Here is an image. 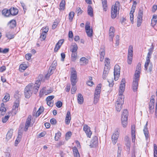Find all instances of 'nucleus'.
I'll list each match as a JSON object with an SVG mask.
<instances>
[{
    "instance_id": "4468645a",
    "label": "nucleus",
    "mask_w": 157,
    "mask_h": 157,
    "mask_svg": "<svg viewBox=\"0 0 157 157\" xmlns=\"http://www.w3.org/2000/svg\"><path fill=\"white\" fill-rule=\"evenodd\" d=\"M85 30L87 36L89 37H91L92 36L93 30L90 28V23L88 22L86 24Z\"/></svg>"
},
{
    "instance_id": "dca6fc26",
    "label": "nucleus",
    "mask_w": 157,
    "mask_h": 157,
    "mask_svg": "<svg viewBox=\"0 0 157 157\" xmlns=\"http://www.w3.org/2000/svg\"><path fill=\"white\" fill-rule=\"evenodd\" d=\"M119 132L117 130L115 131L112 136V140L113 144H115L117 141L118 138L119 136Z\"/></svg>"
},
{
    "instance_id": "f3484780",
    "label": "nucleus",
    "mask_w": 157,
    "mask_h": 157,
    "mask_svg": "<svg viewBox=\"0 0 157 157\" xmlns=\"http://www.w3.org/2000/svg\"><path fill=\"white\" fill-rule=\"evenodd\" d=\"M98 143V137L96 136H94L93 137L90 141V146L92 147H95L97 145Z\"/></svg>"
},
{
    "instance_id": "393cba45",
    "label": "nucleus",
    "mask_w": 157,
    "mask_h": 157,
    "mask_svg": "<svg viewBox=\"0 0 157 157\" xmlns=\"http://www.w3.org/2000/svg\"><path fill=\"white\" fill-rule=\"evenodd\" d=\"M13 129H10L8 132L6 138L7 140H9L11 138L13 135Z\"/></svg>"
},
{
    "instance_id": "de8ad7c7",
    "label": "nucleus",
    "mask_w": 157,
    "mask_h": 157,
    "mask_svg": "<svg viewBox=\"0 0 157 157\" xmlns=\"http://www.w3.org/2000/svg\"><path fill=\"white\" fill-rule=\"evenodd\" d=\"M137 3L136 1H134L132 6L131 10L132 12H134L136 6V5Z\"/></svg>"
},
{
    "instance_id": "c9c22d12",
    "label": "nucleus",
    "mask_w": 157,
    "mask_h": 157,
    "mask_svg": "<svg viewBox=\"0 0 157 157\" xmlns=\"http://www.w3.org/2000/svg\"><path fill=\"white\" fill-rule=\"evenodd\" d=\"M118 146V150L117 154V157H121L122 149L121 145L117 144Z\"/></svg>"
},
{
    "instance_id": "6e6d98bb",
    "label": "nucleus",
    "mask_w": 157,
    "mask_h": 157,
    "mask_svg": "<svg viewBox=\"0 0 157 157\" xmlns=\"http://www.w3.org/2000/svg\"><path fill=\"white\" fill-rule=\"evenodd\" d=\"M41 30H42V33H44L46 34L48 32V27H46L45 28H43Z\"/></svg>"
},
{
    "instance_id": "69168bd1",
    "label": "nucleus",
    "mask_w": 157,
    "mask_h": 157,
    "mask_svg": "<svg viewBox=\"0 0 157 157\" xmlns=\"http://www.w3.org/2000/svg\"><path fill=\"white\" fill-rule=\"evenodd\" d=\"M110 63V60L108 58H106L105 59V65L109 66Z\"/></svg>"
},
{
    "instance_id": "e2e57ef3",
    "label": "nucleus",
    "mask_w": 157,
    "mask_h": 157,
    "mask_svg": "<svg viewBox=\"0 0 157 157\" xmlns=\"http://www.w3.org/2000/svg\"><path fill=\"white\" fill-rule=\"evenodd\" d=\"M47 105L50 107H52L53 105V101H47Z\"/></svg>"
},
{
    "instance_id": "7c9ffc66",
    "label": "nucleus",
    "mask_w": 157,
    "mask_h": 157,
    "mask_svg": "<svg viewBox=\"0 0 157 157\" xmlns=\"http://www.w3.org/2000/svg\"><path fill=\"white\" fill-rule=\"evenodd\" d=\"M157 16L156 15H154L153 16L151 19V24L153 26H155L157 23Z\"/></svg>"
},
{
    "instance_id": "4c0bfd02",
    "label": "nucleus",
    "mask_w": 157,
    "mask_h": 157,
    "mask_svg": "<svg viewBox=\"0 0 157 157\" xmlns=\"http://www.w3.org/2000/svg\"><path fill=\"white\" fill-rule=\"evenodd\" d=\"M55 68L56 67L55 66L50 67L49 69L48 73L47 75H46L47 76L48 75L49 76L50 75H52L53 73L52 71H54Z\"/></svg>"
},
{
    "instance_id": "72a5a7b5",
    "label": "nucleus",
    "mask_w": 157,
    "mask_h": 157,
    "mask_svg": "<svg viewBox=\"0 0 157 157\" xmlns=\"http://www.w3.org/2000/svg\"><path fill=\"white\" fill-rule=\"evenodd\" d=\"M87 12L88 14L91 17L93 16V9L90 6H88V7Z\"/></svg>"
},
{
    "instance_id": "774afa93",
    "label": "nucleus",
    "mask_w": 157,
    "mask_h": 157,
    "mask_svg": "<svg viewBox=\"0 0 157 157\" xmlns=\"http://www.w3.org/2000/svg\"><path fill=\"white\" fill-rule=\"evenodd\" d=\"M10 98V95L9 94H6L5 96L4 99L6 100V101H8Z\"/></svg>"
},
{
    "instance_id": "49530a36",
    "label": "nucleus",
    "mask_w": 157,
    "mask_h": 157,
    "mask_svg": "<svg viewBox=\"0 0 157 157\" xmlns=\"http://www.w3.org/2000/svg\"><path fill=\"white\" fill-rule=\"evenodd\" d=\"M134 13V12H132L131 10L130 12V19L132 24H133V23Z\"/></svg>"
},
{
    "instance_id": "603ef678",
    "label": "nucleus",
    "mask_w": 157,
    "mask_h": 157,
    "mask_svg": "<svg viewBox=\"0 0 157 157\" xmlns=\"http://www.w3.org/2000/svg\"><path fill=\"white\" fill-rule=\"evenodd\" d=\"M10 116L9 115L6 116L2 118V122L3 123H6L9 118Z\"/></svg>"
},
{
    "instance_id": "a19ab883",
    "label": "nucleus",
    "mask_w": 157,
    "mask_h": 157,
    "mask_svg": "<svg viewBox=\"0 0 157 157\" xmlns=\"http://www.w3.org/2000/svg\"><path fill=\"white\" fill-rule=\"evenodd\" d=\"M75 13L73 12H71L69 14V19L70 21H72L74 16Z\"/></svg>"
},
{
    "instance_id": "a878e982",
    "label": "nucleus",
    "mask_w": 157,
    "mask_h": 157,
    "mask_svg": "<svg viewBox=\"0 0 157 157\" xmlns=\"http://www.w3.org/2000/svg\"><path fill=\"white\" fill-rule=\"evenodd\" d=\"M52 92V90L51 89L48 90H45L44 88H43L40 91V94H41L42 95L45 94L47 95L51 93Z\"/></svg>"
},
{
    "instance_id": "bf43d9fd",
    "label": "nucleus",
    "mask_w": 157,
    "mask_h": 157,
    "mask_svg": "<svg viewBox=\"0 0 157 157\" xmlns=\"http://www.w3.org/2000/svg\"><path fill=\"white\" fill-rule=\"evenodd\" d=\"M110 66H107V65H105L104 71H106V72H109V71L110 69Z\"/></svg>"
},
{
    "instance_id": "b1692460",
    "label": "nucleus",
    "mask_w": 157,
    "mask_h": 157,
    "mask_svg": "<svg viewBox=\"0 0 157 157\" xmlns=\"http://www.w3.org/2000/svg\"><path fill=\"white\" fill-rule=\"evenodd\" d=\"M1 107L0 108V115H3L6 113V109L4 107V104L3 103L1 104Z\"/></svg>"
},
{
    "instance_id": "a18cd8bd",
    "label": "nucleus",
    "mask_w": 157,
    "mask_h": 157,
    "mask_svg": "<svg viewBox=\"0 0 157 157\" xmlns=\"http://www.w3.org/2000/svg\"><path fill=\"white\" fill-rule=\"evenodd\" d=\"M46 36V34L42 33H41L40 36V39L41 41H43L44 40Z\"/></svg>"
},
{
    "instance_id": "9d476101",
    "label": "nucleus",
    "mask_w": 157,
    "mask_h": 157,
    "mask_svg": "<svg viewBox=\"0 0 157 157\" xmlns=\"http://www.w3.org/2000/svg\"><path fill=\"white\" fill-rule=\"evenodd\" d=\"M120 68L118 65H116L114 69V79L115 81L118 80L120 75Z\"/></svg>"
},
{
    "instance_id": "338daca9",
    "label": "nucleus",
    "mask_w": 157,
    "mask_h": 157,
    "mask_svg": "<svg viewBox=\"0 0 157 157\" xmlns=\"http://www.w3.org/2000/svg\"><path fill=\"white\" fill-rule=\"evenodd\" d=\"M51 123L52 124H55L56 123V120L54 118H52L50 121Z\"/></svg>"
},
{
    "instance_id": "c85d7f7f",
    "label": "nucleus",
    "mask_w": 157,
    "mask_h": 157,
    "mask_svg": "<svg viewBox=\"0 0 157 157\" xmlns=\"http://www.w3.org/2000/svg\"><path fill=\"white\" fill-rule=\"evenodd\" d=\"M80 63L81 65H85L88 63V60L85 57H82L80 59Z\"/></svg>"
},
{
    "instance_id": "6ab92c4d",
    "label": "nucleus",
    "mask_w": 157,
    "mask_h": 157,
    "mask_svg": "<svg viewBox=\"0 0 157 157\" xmlns=\"http://www.w3.org/2000/svg\"><path fill=\"white\" fill-rule=\"evenodd\" d=\"M19 105V102L18 100H16L14 102V105L13 107V113L14 114H16L17 112Z\"/></svg>"
},
{
    "instance_id": "f257e3e1",
    "label": "nucleus",
    "mask_w": 157,
    "mask_h": 157,
    "mask_svg": "<svg viewBox=\"0 0 157 157\" xmlns=\"http://www.w3.org/2000/svg\"><path fill=\"white\" fill-rule=\"evenodd\" d=\"M120 10V3L116 2L114 5L111 7V16L113 19H114L117 16V12H119Z\"/></svg>"
},
{
    "instance_id": "0eeeda50",
    "label": "nucleus",
    "mask_w": 157,
    "mask_h": 157,
    "mask_svg": "<svg viewBox=\"0 0 157 157\" xmlns=\"http://www.w3.org/2000/svg\"><path fill=\"white\" fill-rule=\"evenodd\" d=\"M39 78L38 80H36L35 83L32 86V89L33 88V92L34 94H36L38 91L41 84V82L42 79V76L40 75L39 76Z\"/></svg>"
},
{
    "instance_id": "58836bf2",
    "label": "nucleus",
    "mask_w": 157,
    "mask_h": 157,
    "mask_svg": "<svg viewBox=\"0 0 157 157\" xmlns=\"http://www.w3.org/2000/svg\"><path fill=\"white\" fill-rule=\"evenodd\" d=\"M6 37L10 39L13 38L14 37V35H13L10 32H7L6 34Z\"/></svg>"
},
{
    "instance_id": "0e129e2a",
    "label": "nucleus",
    "mask_w": 157,
    "mask_h": 157,
    "mask_svg": "<svg viewBox=\"0 0 157 157\" xmlns=\"http://www.w3.org/2000/svg\"><path fill=\"white\" fill-rule=\"evenodd\" d=\"M108 73V72L103 71V78L104 79H106Z\"/></svg>"
},
{
    "instance_id": "e433bc0d",
    "label": "nucleus",
    "mask_w": 157,
    "mask_h": 157,
    "mask_svg": "<svg viewBox=\"0 0 157 157\" xmlns=\"http://www.w3.org/2000/svg\"><path fill=\"white\" fill-rule=\"evenodd\" d=\"M65 2L64 0H62L59 4V8L60 10H64L65 9Z\"/></svg>"
},
{
    "instance_id": "c756f323",
    "label": "nucleus",
    "mask_w": 157,
    "mask_h": 157,
    "mask_svg": "<svg viewBox=\"0 0 157 157\" xmlns=\"http://www.w3.org/2000/svg\"><path fill=\"white\" fill-rule=\"evenodd\" d=\"M147 122L146 124L144 126V128L143 130L144 133L147 140L148 136V128L147 127Z\"/></svg>"
},
{
    "instance_id": "f8f14e48",
    "label": "nucleus",
    "mask_w": 157,
    "mask_h": 157,
    "mask_svg": "<svg viewBox=\"0 0 157 157\" xmlns=\"http://www.w3.org/2000/svg\"><path fill=\"white\" fill-rule=\"evenodd\" d=\"M139 79L140 78L134 77L132 87L134 92L137 91L138 86V82Z\"/></svg>"
},
{
    "instance_id": "37998d69",
    "label": "nucleus",
    "mask_w": 157,
    "mask_h": 157,
    "mask_svg": "<svg viewBox=\"0 0 157 157\" xmlns=\"http://www.w3.org/2000/svg\"><path fill=\"white\" fill-rule=\"evenodd\" d=\"M102 6L104 11H106L107 10V1L102 2Z\"/></svg>"
},
{
    "instance_id": "412c9836",
    "label": "nucleus",
    "mask_w": 157,
    "mask_h": 157,
    "mask_svg": "<svg viewBox=\"0 0 157 157\" xmlns=\"http://www.w3.org/2000/svg\"><path fill=\"white\" fill-rule=\"evenodd\" d=\"M32 116L31 115L28 116L26 121L25 123V127L24 130L25 131H27L30 124L31 121V120Z\"/></svg>"
},
{
    "instance_id": "13d9d810",
    "label": "nucleus",
    "mask_w": 157,
    "mask_h": 157,
    "mask_svg": "<svg viewBox=\"0 0 157 157\" xmlns=\"http://www.w3.org/2000/svg\"><path fill=\"white\" fill-rule=\"evenodd\" d=\"M60 45L58 44H56V45L55 47L54 48V52H57V51L60 48Z\"/></svg>"
},
{
    "instance_id": "423d86ee",
    "label": "nucleus",
    "mask_w": 157,
    "mask_h": 157,
    "mask_svg": "<svg viewBox=\"0 0 157 157\" xmlns=\"http://www.w3.org/2000/svg\"><path fill=\"white\" fill-rule=\"evenodd\" d=\"M124 103V98L118 97L115 103V107L117 111L119 112L122 108V105Z\"/></svg>"
},
{
    "instance_id": "4d7b16f0",
    "label": "nucleus",
    "mask_w": 157,
    "mask_h": 157,
    "mask_svg": "<svg viewBox=\"0 0 157 157\" xmlns=\"http://www.w3.org/2000/svg\"><path fill=\"white\" fill-rule=\"evenodd\" d=\"M77 88L76 86H73L71 89V92L72 94H74Z\"/></svg>"
},
{
    "instance_id": "9b49d317",
    "label": "nucleus",
    "mask_w": 157,
    "mask_h": 157,
    "mask_svg": "<svg viewBox=\"0 0 157 157\" xmlns=\"http://www.w3.org/2000/svg\"><path fill=\"white\" fill-rule=\"evenodd\" d=\"M77 75L75 71L73 70L71 72V85L73 86H75L76 83V79Z\"/></svg>"
},
{
    "instance_id": "864d4df0",
    "label": "nucleus",
    "mask_w": 157,
    "mask_h": 157,
    "mask_svg": "<svg viewBox=\"0 0 157 157\" xmlns=\"http://www.w3.org/2000/svg\"><path fill=\"white\" fill-rule=\"evenodd\" d=\"M20 67L21 69L25 70L27 67V66L26 64H21L20 66Z\"/></svg>"
},
{
    "instance_id": "aec40b11",
    "label": "nucleus",
    "mask_w": 157,
    "mask_h": 157,
    "mask_svg": "<svg viewBox=\"0 0 157 157\" xmlns=\"http://www.w3.org/2000/svg\"><path fill=\"white\" fill-rule=\"evenodd\" d=\"M135 132V126L133 125H132L131 127L132 139V142L133 143H135L136 140Z\"/></svg>"
},
{
    "instance_id": "5701e85b",
    "label": "nucleus",
    "mask_w": 157,
    "mask_h": 157,
    "mask_svg": "<svg viewBox=\"0 0 157 157\" xmlns=\"http://www.w3.org/2000/svg\"><path fill=\"white\" fill-rule=\"evenodd\" d=\"M10 15L14 16L16 15L18 13V10L14 7H11L10 9Z\"/></svg>"
},
{
    "instance_id": "ea45409f",
    "label": "nucleus",
    "mask_w": 157,
    "mask_h": 157,
    "mask_svg": "<svg viewBox=\"0 0 157 157\" xmlns=\"http://www.w3.org/2000/svg\"><path fill=\"white\" fill-rule=\"evenodd\" d=\"M77 52H72L71 56V59L72 61H75L77 57Z\"/></svg>"
},
{
    "instance_id": "8fccbe9b",
    "label": "nucleus",
    "mask_w": 157,
    "mask_h": 157,
    "mask_svg": "<svg viewBox=\"0 0 157 157\" xmlns=\"http://www.w3.org/2000/svg\"><path fill=\"white\" fill-rule=\"evenodd\" d=\"M143 15V11L142 10L140 9L139 10L138 14L137 17L142 18Z\"/></svg>"
},
{
    "instance_id": "680f3d73",
    "label": "nucleus",
    "mask_w": 157,
    "mask_h": 157,
    "mask_svg": "<svg viewBox=\"0 0 157 157\" xmlns=\"http://www.w3.org/2000/svg\"><path fill=\"white\" fill-rule=\"evenodd\" d=\"M109 37L110 40L112 41L113 38L114 36V33L109 32Z\"/></svg>"
},
{
    "instance_id": "5fc2aeb1",
    "label": "nucleus",
    "mask_w": 157,
    "mask_h": 157,
    "mask_svg": "<svg viewBox=\"0 0 157 157\" xmlns=\"http://www.w3.org/2000/svg\"><path fill=\"white\" fill-rule=\"evenodd\" d=\"M54 98V96L53 95L48 96L46 98V101H52V100Z\"/></svg>"
},
{
    "instance_id": "f03ea898",
    "label": "nucleus",
    "mask_w": 157,
    "mask_h": 157,
    "mask_svg": "<svg viewBox=\"0 0 157 157\" xmlns=\"http://www.w3.org/2000/svg\"><path fill=\"white\" fill-rule=\"evenodd\" d=\"M154 46L153 44L151 45V47L148 49V52L147 53L146 58V60L144 64L145 70H147V67L150 65V59L151 57V56L153 51Z\"/></svg>"
},
{
    "instance_id": "6e6552de",
    "label": "nucleus",
    "mask_w": 157,
    "mask_h": 157,
    "mask_svg": "<svg viewBox=\"0 0 157 157\" xmlns=\"http://www.w3.org/2000/svg\"><path fill=\"white\" fill-rule=\"evenodd\" d=\"M133 55V48L132 45H130L128 48V63L130 64L132 63Z\"/></svg>"
},
{
    "instance_id": "bb28decb",
    "label": "nucleus",
    "mask_w": 157,
    "mask_h": 157,
    "mask_svg": "<svg viewBox=\"0 0 157 157\" xmlns=\"http://www.w3.org/2000/svg\"><path fill=\"white\" fill-rule=\"evenodd\" d=\"M100 61H102L104 59V56L105 55V50L103 48H100Z\"/></svg>"
},
{
    "instance_id": "3c124183",
    "label": "nucleus",
    "mask_w": 157,
    "mask_h": 157,
    "mask_svg": "<svg viewBox=\"0 0 157 157\" xmlns=\"http://www.w3.org/2000/svg\"><path fill=\"white\" fill-rule=\"evenodd\" d=\"M78 49V46L76 44H75L71 50L72 52H77L76 51Z\"/></svg>"
},
{
    "instance_id": "7ed1b4c3",
    "label": "nucleus",
    "mask_w": 157,
    "mask_h": 157,
    "mask_svg": "<svg viewBox=\"0 0 157 157\" xmlns=\"http://www.w3.org/2000/svg\"><path fill=\"white\" fill-rule=\"evenodd\" d=\"M101 85L98 84L96 86L94 93V102L95 104H97L99 99L101 91Z\"/></svg>"
},
{
    "instance_id": "20e7f679",
    "label": "nucleus",
    "mask_w": 157,
    "mask_h": 157,
    "mask_svg": "<svg viewBox=\"0 0 157 157\" xmlns=\"http://www.w3.org/2000/svg\"><path fill=\"white\" fill-rule=\"evenodd\" d=\"M33 86V83H31L28 85L24 89V95L26 98H29L31 95L33 93L32 86Z\"/></svg>"
},
{
    "instance_id": "2f4dec72",
    "label": "nucleus",
    "mask_w": 157,
    "mask_h": 157,
    "mask_svg": "<svg viewBox=\"0 0 157 157\" xmlns=\"http://www.w3.org/2000/svg\"><path fill=\"white\" fill-rule=\"evenodd\" d=\"M84 99L82 95L81 94H79L78 95V103L80 104L83 102Z\"/></svg>"
},
{
    "instance_id": "39448f33",
    "label": "nucleus",
    "mask_w": 157,
    "mask_h": 157,
    "mask_svg": "<svg viewBox=\"0 0 157 157\" xmlns=\"http://www.w3.org/2000/svg\"><path fill=\"white\" fill-rule=\"evenodd\" d=\"M128 111L127 110H124L121 115V121L122 124L124 128H125L127 125Z\"/></svg>"
},
{
    "instance_id": "cd10ccee",
    "label": "nucleus",
    "mask_w": 157,
    "mask_h": 157,
    "mask_svg": "<svg viewBox=\"0 0 157 157\" xmlns=\"http://www.w3.org/2000/svg\"><path fill=\"white\" fill-rule=\"evenodd\" d=\"M2 14L4 16L8 17L10 16V10L4 9L2 11Z\"/></svg>"
},
{
    "instance_id": "f704fd0d",
    "label": "nucleus",
    "mask_w": 157,
    "mask_h": 157,
    "mask_svg": "<svg viewBox=\"0 0 157 157\" xmlns=\"http://www.w3.org/2000/svg\"><path fill=\"white\" fill-rule=\"evenodd\" d=\"M44 110V108L43 107H40V108L37 111L36 114V117H39L40 114Z\"/></svg>"
},
{
    "instance_id": "09e8293b",
    "label": "nucleus",
    "mask_w": 157,
    "mask_h": 157,
    "mask_svg": "<svg viewBox=\"0 0 157 157\" xmlns=\"http://www.w3.org/2000/svg\"><path fill=\"white\" fill-rule=\"evenodd\" d=\"M142 21V18H140L137 17V26L138 27L140 26L141 24Z\"/></svg>"
},
{
    "instance_id": "a211bd4d",
    "label": "nucleus",
    "mask_w": 157,
    "mask_h": 157,
    "mask_svg": "<svg viewBox=\"0 0 157 157\" xmlns=\"http://www.w3.org/2000/svg\"><path fill=\"white\" fill-rule=\"evenodd\" d=\"M141 71V63H138L136 67L134 77L140 78V74Z\"/></svg>"
},
{
    "instance_id": "4be33fe9",
    "label": "nucleus",
    "mask_w": 157,
    "mask_h": 157,
    "mask_svg": "<svg viewBox=\"0 0 157 157\" xmlns=\"http://www.w3.org/2000/svg\"><path fill=\"white\" fill-rule=\"evenodd\" d=\"M71 119V113L69 111H67L65 118V123L68 125L70 123Z\"/></svg>"
},
{
    "instance_id": "473e14b6",
    "label": "nucleus",
    "mask_w": 157,
    "mask_h": 157,
    "mask_svg": "<svg viewBox=\"0 0 157 157\" xmlns=\"http://www.w3.org/2000/svg\"><path fill=\"white\" fill-rule=\"evenodd\" d=\"M8 25L11 28H13L16 26V21L15 20H12L9 23Z\"/></svg>"
},
{
    "instance_id": "c03bdc74",
    "label": "nucleus",
    "mask_w": 157,
    "mask_h": 157,
    "mask_svg": "<svg viewBox=\"0 0 157 157\" xmlns=\"http://www.w3.org/2000/svg\"><path fill=\"white\" fill-rule=\"evenodd\" d=\"M154 157H157V146L155 144H154Z\"/></svg>"
},
{
    "instance_id": "2eb2a0df",
    "label": "nucleus",
    "mask_w": 157,
    "mask_h": 157,
    "mask_svg": "<svg viewBox=\"0 0 157 157\" xmlns=\"http://www.w3.org/2000/svg\"><path fill=\"white\" fill-rule=\"evenodd\" d=\"M83 129L86 133L87 137L90 138L92 134V132L90 130V128L87 124H84L83 126Z\"/></svg>"
},
{
    "instance_id": "ddd939ff",
    "label": "nucleus",
    "mask_w": 157,
    "mask_h": 157,
    "mask_svg": "<svg viewBox=\"0 0 157 157\" xmlns=\"http://www.w3.org/2000/svg\"><path fill=\"white\" fill-rule=\"evenodd\" d=\"M124 141L125 145V148L127 151L129 152L131 146V142L128 136H125L124 138Z\"/></svg>"
},
{
    "instance_id": "79ce46f5",
    "label": "nucleus",
    "mask_w": 157,
    "mask_h": 157,
    "mask_svg": "<svg viewBox=\"0 0 157 157\" xmlns=\"http://www.w3.org/2000/svg\"><path fill=\"white\" fill-rule=\"evenodd\" d=\"M61 133L60 132H58L56 134L55 136V140L56 141H58L61 136Z\"/></svg>"
},
{
    "instance_id": "052dcab7",
    "label": "nucleus",
    "mask_w": 157,
    "mask_h": 157,
    "mask_svg": "<svg viewBox=\"0 0 157 157\" xmlns=\"http://www.w3.org/2000/svg\"><path fill=\"white\" fill-rule=\"evenodd\" d=\"M56 104V106L59 108L61 107L62 105V102L60 101H58L57 102Z\"/></svg>"
},
{
    "instance_id": "1a4fd4ad",
    "label": "nucleus",
    "mask_w": 157,
    "mask_h": 157,
    "mask_svg": "<svg viewBox=\"0 0 157 157\" xmlns=\"http://www.w3.org/2000/svg\"><path fill=\"white\" fill-rule=\"evenodd\" d=\"M125 79L124 78L122 79L119 86V97H123L122 95L125 89Z\"/></svg>"
}]
</instances>
